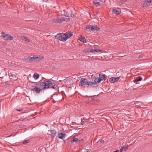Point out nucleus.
Instances as JSON below:
<instances>
[{
	"mask_svg": "<svg viewBox=\"0 0 152 152\" xmlns=\"http://www.w3.org/2000/svg\"><path fill=\"white\" fill-rule=\"evenodd\" d=\"M55 38L56 39H59L60 40L65 42L67 39V37H66L65 34L63 33H61L56 35Z\"/></svg>",
	"mask_w": 152,
	"mask_h": 152,
	"instance_id": "nucleus-2",
	"label": "nucleus"
},
{
	"mask_svg": "<svg viewBox=\"0 0 152 152\" xmlns=\"http://www.w3.org/2000/svg\"><path fill=\"white\" fill-rule=\"evenodd\" d=\"M39 75L37 73H35L33 75L34 78L36 80L38 79L39 78Z\"/></svg>",
	"mask_w": 152,
	"mask_h": 152,
	"instance_id": "nucleus-17",
	"label": "nucleus"
},
{
	"mask_svg": "<svg viewBox=\"0 0 152 152\" xmlns=\"http://www.w3.org/2000/svg\"><path fill=\"white\" fill-rule=\"evenodd\" d=\"M142 79V78L140 77H137L135 80L136 81L139 82L141 81Z\"/></svg>",
	"mask_w": 152,
	"mask_h": 152,
	"instance_id": "nucleus-23",
	"label": "nucleus"
},
{
	"mask_svg": "<svg viewBox=\"0 0 152 152\" xmlns=\"http://www.w3.org/2000/svg\"><path fill=\"white\" fill-rule=\"evenodd\" d=\"M100 142H104V141L103 140H100Z\"/></svg>",
	"mask_w": 152,
	"mask_h": 152,
	"instance_id": "nucleus-39",
	"label": "nucleus"
},
{
	"mask_svg": "<svg viewBox=\"0 0 152 152\" xmlns=\"http://www.w3.org/2000/svg\"><path fill=\"white\" fill-rule=\"evenodd\" d=\"M95 5L96 7L99 6L100 5V3L99 2H94Z\"/></svg>",
	"mask_w": 152,
	"mask_h": 152,
	"instance_id": "nucleus-30",
	"label": "nucleus"
},
{
	"mask_svg": "<svg viewBox=\"0 0 152 152\" xmlns=\"http://www.w3.org/2000/svg\"><path fill=\"white\" fill-rule=\"evenodd\" d=\"M50 132L51 134V137L54 138L56 134V131L54 130H52L50 131Z\"/></svg>",
	"mask_w": 152,
	"mask_h": 152,
	"instance_id": "nucleus-13",
	"label": "nucleus"
},
{
	"mask_svg": "<svg viewBox=\"0 0 152 152\" xmlns=\"http://www.w3.org/2000/svg\"><path fill=\"white\" fill-rule=\"evenodd\" d=\"M41 88L43 89L48 88H52L53 89H55L57 86L54 83L51 82L50 81H47L44 82H42L41 85Z\"/></svg>",
	"mask_w": 152,
	"mask_h": 152,
	"instance_id": "nucleus-1",
	"label": "nucleus"
},
{
	"mask_svg": "<svg viewBox=\"0 0 152 152\" xmlns=\"http://www.w3.org/2000/svg\"><path fill=\"white\" fill-rule=\"evenodd\" d=\"M22 39L25 40V41L29 42H30V40L28 39L27 37L25 36H23L22 37Z\"/></svg>",
	"mask_w": 152,
	"mask_h": 152,
	"instance_id": "nucleus-18",
	"label": "nucleus"
},
{
	"mask_svg": "<svg viewBox=\"0 0 152 152\" xmlns=\"http://www.w3.org/2000/svg\"><path fill=\"white\" fill-rule=\"evenodd\" d=\"M39 59V57L33 56L32 57H28L24 59V61L27 62H31L34 60L36 61H38Z\"/></svg>",
	"mask_w": 152,
	"mask_h": 152,
	"instance_id": "nucleus-4",
	"label": "nucleus"
},
{
	"mask_svg": "<svg viewBox=\"0 0 152 152\" xmlns=\"http://www.w3.org/2000/svg\"><path fill=\"white\" fill-rule=\"evenodd\" d=\"M99 30V28L98 27L96 26H92L91 27V31H98Z\"/></svg>",
	"mask_w": 152,
	"mask_h": 152,
	"instance_id": "nucleus-14",
	"label": "nucleus"
},
{
	"mask_svg": "<svg viewBox=\"0 0 152 152\" xmlns=\"http://www.w3.org/2000/svg\"><path fill=\"white\" fill-rule=\"evenodd\" d=\"M113 12L114 14L116 15H118L121 13V10L119 8L113 9Z\"/></svg>",
	"mask_w": 152,
	"mask_h": 152,
	"instance_id": "nucleus-12",
	"label": "nucleus"
},
{
	"mask_svg": "<svg viewBox=\"0 0 152 152\" xmlns=\"http://www.w3.org/2000/svg\"><path fill=\"white\" fill-rule=\"evenodd\" d=\"M10 83V82L8 81H6L5 83V84L7 85H9Z\"/></svg>",
	"mask_w": 152,
	"mask_h": 152,
	"instance_id": "nucleus-34",
	"label": "nucleus"
},
{
	"mask_svg": "<svg viewBox=\"0 0 152 152\" xmlns=\"http://www.w3.org/2000/svg\"><path fill=\"white\" fill-rule=\"evenodd\" d=\"M66 136V134L65 133H63V132L62 131H60L58 132L57 135L58 138L63 140L64 141H65V140L64 139L65 138Z\"/></svg>",
	"mask_w": 152,
	"mask_h": 152,
	"instance_id": "nucleus-6",
	"label": "nucleus"
},
{
	"mask_svg": "<svg viewBox=\"0 0 152 152\" xmlns=\"http://www.w3.org/2000/svg\"><path fill=\"white\" fill-rule=\"evenodd\" d=\"M66 35V37H67V39L69 38L72 35V33L70 31H68L65 34Z\"/></svg>",
	"mask_w": 152,
	"mask_h": 152,
	"instance_id": "nucleus-16",
	"label": "nucleus"
},
{
	"mask_svg": "<svg viewBox=\"0 0 152 152\" xmlns=\"http://www.w3.org/2000/svg\"><path fill=\"white\" fill-rule=\"evenodd\" d=\"M53 96H56V101H59L60 100V99H58L59 97V96H58L57 95H56V94H54L53 95Z\"/></svg>",
	"mask_w": 152,
	"mask_h": 152,
	"instance_id": "nucleus-26",
	"label": "nucleus"
},
{
	"mask_svg": "<svg viewBox=\"0 0 152 152\" xmlns=\"http://www.w3.org/2000/svg\"><path fill=\"white\" fill-rule=\"evenodd\" d=\"M142 56H143L142 55H139L138 56V57L139 58H142Z\"/></svg>",
	"mask_w": 152,
	"mask_h": 152,
	"instance_id": "nucleus-37",
	"label": "nucleus"
},
{
	"mask_svg": "<svg viewBox=\"0 0 152 152\" xmlns=\"http://www.w3.org/2000/svg\"><path fill=\"white\" fill-rule=\"evenodd\" d=\"M128 147V146H126L124 145L122 147L124 151H126L127 148Z\"/></svg>",
	"mask_w": 152,
	"mask_h": 152,
	"instance_id": "nucleus-28",
	"label": "nucleus"
},
{
	"mask_svg": "<svg viewBox=\"0 0 152 152\" xmlns=\"http://www.w3.org/2000/svg\"><path fill=\"white\" fill-rule=\"evenodd\" d=\"M90 50V53H94L95 52H94V50H95V49H91V50Z\"/></svg>",
	"mask_w": 152,
	"mask_h": 152,
	"instance_id": "nucleus-35",
	"label": "nucleus"
},
{
	"mask_svg": "<svg viewBox=\"0 0 152 152\" xmlns=\"http://www.w3.org/2000/svg\"><path fill=\"white\" fill-rule=\"evenodd\" d=\"M32 87L31 90L35 91L37 93H39L40 92L42 91L41 88H38L37 86H32Z\"/></svg>",
	"mask_w": 152,
	"mask_h": 152,
	"instance_id": "nucleus-9",
	"label": "nucleus"
},
{
	"mask_svg": "<svg viewBox=\"0 0 152 152\" xmlns=\"http://www.w3.org/2000/svg\"><path fill=\"white\" fill-rule=\"evenodd\" d=\"M126 1V0H121L120 1V3L121 4L125 3Z\"/></svg>",
	"mask_w": 152,
	"mask_h": 152,
	"instance_id": "nucleus-29",
	"label": "nucleus"
},
{
	"mask_svg": "<svg viewBox=\"0 0 152 152\" xmlns=\"http://www.w3.org/2000/svg\"><path fill=\"white\" fill-rule=\"evenodd\" d=\"M65 21L66 22H68L70 20V18H65Z\"/></svg>",
	"mask_w": 152,
	"mask_h": 152,
	"instance_id": "nucleus-33",
	"label": "nucleus"
},
{
	"mask_svg": "<svg viewBox=\"0 0 152 152\" xmlns=\"http://www.w3.org/2000/svg\"><path fill=\"white\" fill-rule=\"evenodd\" d=\"M83 52L85 53H88L90 52V50L89 49H87L83 50Z\"/></svg>",
	"mask_w": 152,
	"mask_h": 152,
	"instance_id": "nucleus-22",
	"label": "nucleus"
},
{
	"mask_svg": "<svg viewBox=\"0 0 152 152\" xmlns=\"http://www.w3.org/2000/svg\"><path fill=\"white\" fill-rule=\"evenodd\" d=\"M29 141V140H26L23 141V144H25V143H28Z\"/></svg>",
	"mask_w": 152,
	"mask_h": 152,
	"instance_id": "nucleus-32",
	"label": "nucleus"
},
{
	"mask_svg": "<svg viewBox=\"0 0 152 152\" xmlns=\"http://www.w3.org/2000/svg\"><path fill=\"white\" fill-rule=\"evenodd\" d=\"M99 78L100 80L101 81H102V80H105V75H104L103 74H99Z\"/></svg>",
	"mask_w": 152,
	"mask_h": 152,
	"instance_id": "nucleus-15",
	"label": "nucleus"
},
{
	"mask_svg": "<svg viewBox=\"0 0 152 152\" xmlns=\"http://www.w3.org/2000/svg\"><path fill=\"white\" fill-rule=\"evenodd\" d=\"M23 109H21L20 110V109H19V110L17 109V111H20V112L23 111Z\"/></svg>",
	"mask_w": 152,
	"mask_h": 152,
	"instance_id": "nucleus-36",
	"label": "nucleus"
},
{
	"mask_svg": "<svg viewBox=\"0 0 152 152\" xmlns=\"http://www.w3.org/2000/svg\"><path fill=\"white\" fill-rule=\"evenodd\" d=\"M152 0H145L143 4V7H146L150 5V4L152 2Z\"/></svg>",
	"mask_w": 152,
	"mask_h": 152,
	"instance_id": "nucleus-11",
	"label": "nucleus"
},
{
	"mask_svg": "<svg viewBox=\"0 0 152 152\" xmlns=\"http://www.w3.org/2000/svg\"><path fill=\"white\" fill-rule=\"evenodd\" d=\"M83 140V139L78 140L77 138L73 137V138L70 141L72 143L75 142L76 143L78 144L80 143V142Z\"/></svg>",
	"mask_w": 152,
	"mask_h": 152,
	"instance_id": "nucleus-10",
	"label": "nucleus"
},
{
	"mask_svg": "<svg viewBox=\"0 0 152 152\" xmlns=\"http://www.w3.org/2000/svg\"><path fill=\"white\" fill-rule=\"evenodd\" d=\"M120 152H122L123 151H124V150H123V149L122 148V147H121V148L120 149Z\"/></svg>",
	"mask_w": 152,
	"mask_h": 152,
	"instance_id": "nucleus-38",
	"label": "nucleus"
},
{
	"mask_svg": "<svg viewBox=\"0 0 152 152\" xmlns=\"http://www.w3.org/2000/svg\"><path fill=\"white\" fill-rule=\"evenodd\" d=\"M80 40L81 42H83V43L86 42V39L84 37V38L81 37L80 38Z\"/></svg>",
	"mask_w": 152,
	"mask_h": 152,
	"instance_id": "nucleus-21",
	"label": "nucleus"
},
{
	"mask_svg": "<svg viewBox=\"0 0 152 152\" xmlns=\"http://www.w3.org/2000/svg\"><path fill=\"white\" fill-rule=\"evenodd\" d=\"M1 34L3 37L6 40H12L13 39L12 36L7 34L4 32H2Z\"/></svg>",
	"mask_w": 152,
	"mask_h": 152,
	"instance_id": "nucleus-7",
	"label": "nucleus"
},
{
	"mask_svg": "<svg viewBox=\"0 0 152 152\" xmlns=\"http://www.w3.org/2000/svg\"><path fill=\"white\" fill-rule=\"evenodd\" d=\"M59 18L57 17L56 18H54L53 20V22L55 23H59Z\"/></svg>",
	"mask_w": 152,
	"mask_h": 152,
	"instance_id": "nucleus-19",
	"label": "nucleus"
},
{
	"mask_svg": "<svg viewBox=\"0 0 152 152\" xmlns=\"http://www.w3.org/2000/svg\"><path fill=\"white\" fill-rule=\"evenodd\" d=\"M102 50H100L99 49H95L94 52H101Z\"/></svg>",
	"mask_w": 152,
	"mask_h": 152,
	"instance_id": "nucleus-31",
	"label": "nucleus"
},
{
	"mask_svg": "<svg viewBox=\"0 0 152 152\" xmlns=\"http://www.w3.org/2000/svg\"><path fill=\"white\" fill-rule=\"evenodd\" d=\"M90 82H88L87 79L84 78H81L79 82V85L81 86H83L84 85H87V87H88L90 85L89 84Z\"/></svg>",
	"mask_w": 152,
	"mask_h": 152,
	"instance_id": "nucleus-3",
	"label": "nucleus"
},
{
	"mask_svg": "<svg viewBox=\"0 0 152 152\" xmlns=\"http://www.w3.org/2000/svg\"><path fill=\"white\" fill-rule=\"evenodd\" d=\"M42 83V82H41V83H36L35 85L36 86H37L38 87H39V88H41V87L42 86H41V84Z\"/></svg>",
	"mask_w": 152,
	"mask_h": 152,
	"instance_id": "nucleus-25",
	"label": "nucleus"
},
{
	"mask_svg": "<svg viewBox=\"0 0 152 152\" xmlns=\"http://www.w3.org/2000/svg\"><path fill=\"white\" fill-rule=\"evenodd\" d=\"M94 81V82H90V83H89L90 85L91 86L96 87L98 86L97 84L101 81L99 78H96L95 79Z\"/></svg>",
	"mask_w": 152,
	"mask_h": 152,
	"instance_id": "nucleus-5",
	"label": "nucleus"
},
{
	"mask_svg": "<svg viewBox=\"0 0 152 152\" xmlns=\"http://www.w3.org/2000/svg\"><path fill=\"white\" fill-rule=\"evenodd\" d=\"M9 75L10 77H15V75L13 74L12 73H9Z\"/></svg>",
	"mask_w": 152,
	"mask_h": 152,
	"instance_id": "nucleus-24",
	"label": "nucleus"
},
{
	"mask_svg": "<svg viewBox=\"0 0 152 152\" xmlns=\"http://www.w3.org/2000/svg\"><path fill=\"white\" fill-rule=\"evenodd\" d=\"M120 78V77H112L110 78L109 81L110 82V83H113L118 81Z\"/></svg>",
	"mask_w": 152,
	"mask_h": 152,
	"instance_id": "nucleus-8",
	"label": "nucleus"
},
{
	"mask_svg": "<svg viewBox=\"0 0 152 152\" xmlns=\"http://www.w3.org/2000/svg\"><path fill=\"white\" fill-rule=\"evenodd\" d=\"M59 23H61L63 21H65V18L62 17L59 19Z\"/></svg>",
	"mask_w": 152,
	"mask_h": 152,
	"instance_id": "nucleus-20",
	"label": "nucleus"
},
{
	"mask_svg": "<svg viewBox=\"0 0 152 152\" xmlns=\"http://www.w3.org/2000/svg\"><path fill=\"white\" fill-rule=\"evenodd\" d=\"M92 26L91 25H88L86 26V29L91 30V27Z\"/></svg>",
	"mask_w": 152,
	"mask_h": 152,
	"instance_id": "nucleus-27",
	"label": "nucleus"
}]
</instances>
